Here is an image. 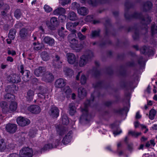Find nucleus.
<instances>
[{
    "instance_id": "338daca9",
    "label": "nucleus",
    "mask_w": 157,
    "mask_h": 157,
    "mask_svg": "<svg viewBox=\"0 0 157 157\" xmlns=\"http://www.w3.org/2000/svg\"><path fill=\"white\" fill-rule=\"evenodd\" d=\"M8 157H20L18 154L16 153H12L10 154Z\"/></svg>"
},
{
    "instance_id": "bf43d9fd",
    "label": "nucleus",
    "mask_w": 157,
    "mask_h": 157,
    "mask_svg": "<svg viewBox=\"0 0 157 157\" xmlns=\"http://www.w3.org/2000/svg\"><path fill=\"white\" fill-rule=\"evenodd\" d=\"M102 85V83L101 82L97 83L96 84H93V86L94 88H100Z\"/></svg>"
},
{
    "instance_id": "680f3d73",
    "label": "nucleus",
    "mask_w": 157,
    "mask_h": 157,
    "mask_svg": "<svg viewBox=\"0 0 157 157\" xmlns=\"http://www.w3.org/2000/svg\"><path fill=\"white\" fill-rule=\"evenodd\" d=\"M59 18L62 22L64 21L66 19V16L64 15H59Z\"/></svg>"
},
{
    "instance_id": "a878e982",
    "label": "nucleus",
    "mask_w": 157,
    "mask_h": 157,
    "mask_svg": "<svg viewBox=\"0 0 157 157\" xmlns=\"http://www.w3.org/2000/svg\"><path fill=\"white\" fill-rule=\"evenodd\" d=\"M79 24L78 22H68L66 24V28L67 29L69 30H71V32L73 30V29L76 27Z\"/></svg>"
},
{
    "instance_id": "c756f323",
    "label": "nucleus",
    "mask_w": 157,
    "mask_h": 157,
    "mask_svg": "<svg viewBox=\"0 0 157 157\" xmlns=\"http://www.w3.org/2000/svg\"><path fill=\"white\" fill-rule=\"evenodd\" d=\"M63 94H65L64 96L66 95L67 98H68L69 96L71 94L72 92V91L70 87L66 86L64 87L63 90Z\"/></svg>"
},
{
    "instance_id": "412c9836",
    "label": "nucleus",
    "mask_w": 157,
    "mask_h": 157,
    "mask_svg": "<svg viewBox=\"0 0 157 157\" xmlns=\"http://www.w3.org/2000/svg\"><path fill=\"white\" fill-rule=\"evenodd\" d=\"M19 35L22 39H25L28 35V29L26 28L22 29L20 31Z\"/></svg>"
},
{
    "instance_id": "09e8293b",
    "label": "nucleus",
    "mask_w": 157,
    "mask_h": 157,
    "mask_svg": "<svg viewBox=\"0 0 157 157\" xmlns=\"http://www.w3.org/2000/svg\"><path fill=\"white\" fill-rule=\"evenodd\" d=\"M77 35L79 39L80 40H83L86 38V36L82 35L81 32H78L77 34Z\"/></svg>"
},
{
    "instance_id": "79ce46f5",
    "label": "nucleus",
    "mask_w": 157,
    "mask_h": 157,
    "mask_svg": "<svg viewBox=\"0 0 157 157\" xmlns=\"http://www.w3.org/2000/svg\"><path fill=\"white\" fill-rule=\"evenodd\" d=\"M148 56H153L154 55V48L152 47H150L148 49Z\"/></svg>"
},
{
    "instance_id": "9d476101",
    "label": "nucleus",
    "mask_w": 157,
    "mask_h": 157,
    "mask_svg": "<svg viewBox=\"0 0 157 157\" xmlns=\"http://www.w3.org/2000/svg\"><path fill=\"white\" fill-rule=\"evenodd\" d=\"M62 62L63 61L60 56L58 54H56L53 60V66L56 68H59L61 67Z\"/></svg>"
},
{
    "instance_id": "0e129e2a",
    "label": "nucleus",
    "mask_w": 157,
    "mask_h": 157,
    "mask_svg": "<svg viewBox=\"0 0 157 157\" xmlns=\"http://www.w3.org/2000/svg\"><path fill=\"white\" fill-rule=\"evenodd\" d=\"M22 26L23 25L21 23L18 22L15 25V27L16 28L19 29L22 27Z\"/></svg>"
},
{
    "instance_id": "a19ab883",
    "label": "nucleus",
    "mask_w": 157,
    "mask_h": 157,
    "mask_svg": "<svg viewBox=\"0 0 157 157\" xmlns=\"http://www.w3.org/2000/svg\"><path fill=\"white\" fill-rule=\"evenodd\" d=\"M128 134H131L132 136L137 137L141 134V133L140 132H136L135 131H129L128 132Z\"/></svg>"
},
{
    "instance_id": "f03ea898",
    "label": "nucleus",
    "mask_w": 157,
    "mask_h": 157,
    "mask_svg": "<svg viewBox=\"0 0 157 157\" xmlns=\"http://www.w3.org/2000/svg\"><path fill=\"white\" fill-rule=\"evenodd\" d=\"M93 101V99L92 100H87L84 103V107H81V111L82 114L81 117V118L82 119H84L85 121H89L91 118V115L88 113V107Z\"/></svg>"
},
{
    "instance_id": "8fccbe9b",
    "label": "nucleus",
    "mask_w": 157,
    "mask_h": 157,
    "mask_svg": "<svg viewBox=\"0 0 157 157\" xmlns=\"http://www.w3.org/2000/svg\"><path fill=\"white\" fill-rule=\"evenodd\" d=\"M86 78L84 75H82L81 78V82L82 84H85L86 81Z\"/></svg>"
},
{
    "instance_id": "b1692460",
    "label": "nucleus",
    "mask_w": 157,
    "mask_h": 157,
    "mask_svg": "<svg viewBox=\"0 0 157 157\" xmlns=\"http://www.w3.org/2000/svg\"><path fill=\"white\" fill-rule=\"evenodd\" d=\"M71 134V132H69L63 138L62 140V142L64 145L67 144L70 142L71 138L70 136Z\"/></svg>"
},
{
    "instance_id": "2f4dec72",
    "label": "nucleus",
    "mask_w": 157,
    "mask_h": 157,
    "mask_svg": "<svg viewBox=\"0 0 157 157\" xmlns=\"http://www.w3.org/2000/svg\"><path fill=\"white\" fill-rule=\"evenodd\" d=\"M0 8L3 10H8L10 6L8 5L5 3L3 0H0Z\"/></svg>"
},
{
    "instance_id": "ea45409f",
    "label": "nucleus",
    "mask_w": 157,
    "mask_h": 157,
    "mask_svg": "<svg viewBox=\"0 0 157 157\" xmlns=\"http://www.w3.org/2000/svg\"><path fill=\"white\" fill-rule=\"evenodd\" d=\"M62 122L63 124L67 125L69 124V121L67 116L66 115H64L62 118Z\"/></svg>"
},
{
    "instance_id": "6e6d98bb",
    "label": "nucleus",
    "mask_w": 157,
    "mask_h": 157,
    "mask_svg": "<svg viewBox=\"0 0 157 157\" xmlns=\"http://www.w3.org/2000/svg\"><path fill=\"white\" fill-rule=\"evenodd\" d=\"M36 132L33 130H31L29 132V135L31 137H33L35 136Z\"/></svg>"
},
{
    "instance_id": "37998d69",
    "label": "nucleus",
    "mask_w": 157,
    "mask_h": 157,
    "mask_svg": "<svg viewBox=\"0 0 157 157\" xmlns=\"http://www.w3.org/2000/svg\"><path fill=\"white\" fill-rule=\"evenodd\" d=\"M99 33L100 32L99 31L94 30L92 31L91 35V37L93 38L94 37L98 36Z\"/></svg>"
},
{
    "instance_id": "49530a36",
    "label": "nucleus",
    "mask_w": 157,
    "mask_h": 157,
    "mask_svg": "<svg viewBox=\"0 0 157 157\" xmlns=\"http://www.w3.org/2000/svg\"><path fill=\"white\" fill-rule=\"evenodd\" d=\"M89 4L92 6H96L98 3V2L96 0H89L88 1Z\"/></svg>"
},
{
    "instance_id": "6e6552de",
    "label": "nucleus",
    "mask_w": 157,
    "mask_h": 157,
    "mask_svg": "<svg viewBox=\"0 0 157 157\" xmlns=\"http://www.w3.org/2000/svg\"><path fill=\"white\" fill-rule=\"evenodd\" d=\"M7 80L10 82L18 83L21 81V78L18 75L12 74L7 77Z\"/></svg>"
},
{
    "instance_id": "f8f14e48",
    "label": "nucleus",
    "mask_w": 157,
    "mask_h": 157,
    "mask_svg": "<svg viewBox=\"0 0 157 157\" xmlns=\"http://www.w3.org/2000/svg\"><path fill=\"white\" fill-rule=\"evenodd\" d=\"M27 109L29 111L35 114L39 113L41 110L40 107L36 105H30L28 107Z\"/></svg>"
},
{
    "instance_id": "e433bc0d",
    "label": "nucleus",
    "mask_w": 157,
    "mask_h": 157,
    "mask_svg": "<svg viewBox=\"0 0 157 157\" xmlns=\"http://www.w3.org/2000/svg\"><path fill=\"white\" fill-rule=\"evenodd\" d=\"M21 16L22 13L20 9H17L14 11V16L17 19H19Z\"/></svg>"
},
{
    "instance_id": "2eb2a0df",
    "label": "nucleus",
    "mask_w": 157,
    "mask_h": 157,
    "mask_svg": "<svg viewBox=\"0 0 157 157\" xmlns=\"http://www.w3.org/2000/svg\"><path fill=\"white\" fill-rule=\"evenodd\" d=\"M0 106L3 113H6L10 112L9 105L7 102L1 101L0 103Z\"/></svg>"
},
{
    "instance_id": "473e14b6",
    "label": "nucleus",
    "mask_w": 157,
    "mask_h": 157,
    "mask_svg": "<svg viewBox=\"0 0 157 157\" xmlns=\"http://www.w3.org/2000/svg\"><path fill=\"white\" fill-rule=\"evenodd\" d=\"M16 33V29H12L10 30L8 34L9 37L12 40H13L15 38V35Z\"/></svg>"
},
{
    "instance_id": "bb28decb",
    "label": "nucleus",
    "mask_w": 157,
    "mask_h": 157,
    "mask_svg": "<svg viewBox=\"0 0 157 157\" xmlns=\"http://www.w3.org/2000/svg\"><path fill=\"white\" fill-rule=\"evenodd\" d=\"M63 71L65 75L69 77H71L74 74L73 71L69 67H65Z\"/></svg>"
},
{
    "instance_id": "de8ad7c7",
    "label": "nucleus",
    "mask_w": 157,
    "mask_h": 157,
    "mask_svg": "<svg viewBox=\"0 0 157 157\" xmlns=\"http://www.w3.org/2000/svg\"><path fill=\"white\" fill-rule=\"evenodd\" d=\"M71 0H63L60 1L59 3L63 6L71 2Z\"/></svg>"
},
{
    "instance_id": "0eeeda50",
    "label": "nucleus",
    "mask_w": 157,
    "mask_h": 157,
    "mask_svg": "<svg viewBox=\"0 0 157 157\" xmlns=\"http://www.w3.org/2000/svg\"><path fill=\"white\" fill-rule=\"evenodd\" d=\"M17 124L20 126L24 127L29 124L30 122V120L25 117H19L16 119Z\"/></svg>"
},
{
    "instance_id": "7c9ffc66",
    "label": "nucleus",
    "mask_w": 157,
    "mask_h": 157,
    "mask_svg": "<svg viewBox=\"0 0 157 157\" xmlns=\"http://www.w3.org/2000/svg\"><path fill=\"white\" fill-rule=\"evenodd\" d=\"M149 42L150 44L153 46L156 45L157 43V36L151 35V36L149 40Z\"/></svg>"
},
{
    "instance_id": "6ab92c4d",
    "label": "nucleus",
    "mask_w": 157,
    "mask_h": 157,
    "mask_svg": "<svg viewBox=\"0 0 157 157\" xmlns=\"http://www.w3.org/2000/svg\"><path fill=\"white\" fill-rule=\"evenodd\" d=\"M66 10L63 8L61 7H59L55 10L53 12L54 15L58 16L62 15L65 13Z\"/></svg>"
},
{
    "instance_id": "69168bd1",
    "label": "nucleus",
    "mask_w": 157,
    "mask_h": 157,
    "mask_svg": "<svg viewBox=\"0 0 157 157\" xmlns=\"http://www.w3.org/2000/svg\"><path fill=\"white\" fill-rule=\"evenodd\" d=\"M30 74V72L28 70H25L24 71L22 75H26L27 77H29Z\"/></svg>"
},
{
    "instance_id": "c9c22d12",
    "label": "nucleus",
    "mask_w": 157,
    "mask_h": 157,
    "mask_svg": "<svg viewBox=\"0 0 157 157\" xmlns=\"http://www.w3.org/2000/svg\"><path fill=\"white\" fill-rule=\"evenodd\" d=\"M56 147V145L55 146H53L52 144H48L45 145L44 147L42 148L41 151H47L50 149H51L53 147Z\"/></svg>"
},
{
    "instance_id": "f3484780",
    "label": "nucleus",
    "mask_w": 157,
    "mask_h": 157,
    "mask_svg": "<svg viewBox=\"0 0 157 157\" xmlns=\"http://www.w3.org/2000/svg\"><path fill=\"white\" fill-rule=\"evenodd\" d=\"M68 62L70 64H73L75 62V56L72 53H68L66 54Z\"/></svg>"
},
{
    "instance_id": "052dcab7",
    "label": "nucleus",
    "mask_w": 157,
    "mask_h": 157,
    "mask_svg": "<svg viewBox=\"0 0 157 157\" xmlns=\"http://www.w3.org/2000/svg\"><path fill=\"white\" fill-rule=\"evenodd\" d=\"M150 144L148 142V147H149L150 145H151L152 146H154L155 144V142L154 140H151L150 141Z\"/></svg>"
},
{
    "instance_id": "a211bd4d",
    "label": "nucleus",
    "mask_w": 157,
    "mask_h": 157,
    "mask_svg": "<svg viewBox=\"0 0 157 157\" xmlns=\"http://www.w3.org/2000/svg\"><path fill=\"white\" fill-rule=\"evenodd\" d=\"M44 42L49 46H53L55 44V40L52 38L48 36H45L43 39Z\"/></svg>"
},
{
    "instance_id": "c85d7f7f",
    "label": "nucleus",
    "mask_w": 157,
    "mask_h": 157,
    "mask_svg": "<svg viewBox=\"0 0 157 157\" xmlns=\"http://www.w3.org/2000/svg\"><path fill=\"white\" fill-rule=\"evenodd\" d=\"M78 13L82 15H86L88 13V10L86 8L82 7L77 10Z\"/></svg>"
},
{
    "instance_id": "4c0bfd02",
    "label": "nucleus",
    "mask_w": 157,
    "mask_h": 157,
    "mask_svg": "<svg viewBox=\"0 0 157 157\" xmlns=\"http://www.w3.org/2000/svg\"><path fill=\"white\" fill-rule=\"evenodd\" d=\"M4 98L6 99L9 100L10 101H12L14 99L15 96L12 94L7 93L5 95Z\"/></svg>"
},
{
    "instance_id": "7ed1b4c3",
    "label": "nucleus",
    "mask_w": 157,
    "mask_h": 157,
    "mask_svg": "<svg viewBox=\"0 0 157 157\" xmlns=\"http://www.w3.org/2000/svg\"><path fill=\"white\" fill-rule=\"evenodd\" d=\"M93 56V54L91 51H89L86 54L83 55L80 58L79 65L80 67H83L88 63Z\"/></svg>"
},
{
    "instance_id": "39448f33",
    "label": "nucleus",
    "mask_w": 157,
    "mask_h": 157,
    "mask_svg": "<svg viewBox=\"0 0 157 157\" xmlns=\"http://www.w3.org/2000/svg\"><path fill=\"white\" fill-rule=\"evenodd\" d=\"M46 24L49 29L51 30H54L59 25V22L56 17H52L51 18L50 21H47Z\"/></svg>"
},
{
    "instance_id": "dca6fc26",
    "label": "nucleus",
    "mask_w": 157,
    "mask_h": 157,
    "mask_svg": "<svg viewBox=\"0 0 157 157\" xmlns=\"http://www.w3.org/2000/svg\"><path fill=\"white\" fill-rule=\"evenodd\" d=\"M66 82L64 79L60 78L56 80L55 82V86L57 88H61L65 86Z\"/></svg>"
},
{
    "instance_id": "4468645a",
    "label": "nucleus",
    "mask_w": 157,
    "mask_h": 157,
    "mask_svg": "<svg viewBox=\"0 0 157 157\" xmlns=\"http://www.w3.org/2000/svg\"><path fill=\"white\" fill-rule=\"evenodd\" d=\"M46 71V69L45 67H40L38 68L35 69L34 71V73L37 77L41 76L44 75Z\"/></svg>"
},
{
    "instance_id": "72a5a7b5",
    "label": "nucleus",
    "mask_w": 157,
    "mask_h": 157,
    "mask_svg": "<svg viewBox=\"0 0 157 157\" xmlns=\"http://www.w3.org/2000/svg\"><path fill=\"white\" fill-rule=\"evenodd\" d=\"M7 148V145L3 139L0 140V151H3Z\"/></svg>"
},
{
    "instance_id": "774afa93",
    "label": "nucleus",
    "mask_w": 157,
    "mask_h": 157,
    "mask_svg": "<svg viewBox=\"0 0 157 157\" xmlns=\"http://www.w3.org/2000/svg\"><path fill=\"white\" fill-rule=\"evenodd\" d=\"M8 66V65L5 64L4 63H2L0 67L1 69H4L7 68Z\"/></svg>"
},
{
    "instance_id": "9b49d317",
    "label": "nucleus",
    "mask_w": 157,
    "mask_h": 157,
    "mask_svg": "<svg viewBox=\"0 0 157 157\" xmlns=\"http://www.w3.org/2000/svg\"><path fill=\"white\" fill-rule=\"evenodd\" d=\"M49 115L52 117H57L59 115V110L55 106H52L48 112Z\"/></svg>"
},
{
    "instance_id": "c03bdc74",
    "label": "nucleus",
    "mask_w": 157,
    "mask_h": 157,
    "mask_svg": "<svg viewBox=\"0 0 157 157\" xmlns=\"http://www.w3.org/2000/svg\"><path fill=\"white\" fill-rule=\"evenodd\" d=\"M44 8L45 11L47 13H49L52 10V8L47 5H45Z\"/></svg>"
},
{
    "instance_id": "4d7b16f0",
    "label": "nucleus",
    "mask_w": 157,
    "mask_h": 157,
    "mask_svg": "<svg viewBox=\"0 0 157 157\" xmlns=\"http://www.w3.org/2000/svg\"><path fill=\"white\" fill-rule=\"evenodd\" d=\"M57 132L60 136H62L65 133V131L64 130H61L59 128L57 130Z\"/></svg>"
},
{
    "instance_id": "f704fd0d",
    "label": "nucleus",
    "mask_w": 157,
    "mask_h": 157,
    "mask_svg": "<svg viewBox=\"0 0 157 157\" xmlns=\"http://www.w3.org/2000/svg\"><path fill=\"white\" fill-rule=\"evenodd\" d=\"M17 108V104L16 102H12L9 106L10 111H15Z\"/></svg>"
},
{
    "instance_id": "20e7f679",
    "label": "nucleus",
    "mask_w": 157,
    "mask_h": 157,
    "mask_svg": "<svg viewBox=\"0 0 157 157\" xmlns=\"http://www.w3.org/2000/svg\"><path fill=\"white\" fill-rule=\"evenodd\" d=\"M40 92L38 94V101L42 103L45 102L44 100L46 98H48V96L47 94L48 90L46 88L41 86H39Z\"/></svg>"
},
{
    "instance_id": "13d9d810",
    "label": "nucleus",
    "mask_w": 157,
    "mask_h": 157,
    "mask_svg": "<svg viewBox=\"0 0 157 157\" xmlns=\"http://www.w3.org/2000/svg\"><path fill=\"white\" fill-rule=\"evenodd\" d=\"M7 53L8 55H11L12 56H14L16 55V52L15 51L8 50Z\"/></svg>"
},
{
    "instance_id": "5701e85b",
    "label": "nucleus",
    "mask_w": 157,
    "mask_h": 157,
    "mask_svg": "<svg viewBox=\"0 0 157 157\" xmlns=\"http://www.w3.org/2000/svg\"><path fill=\"white\" fill-rule=\"evenodd\" d=\"M69 111L70 114L73 115L76 112V108L74 103H71L69 105Z\"/></svg>"
},
{
    "instance_id": "f257e3e1",
    "label": "nucleus",
    "mask_w": 157,
    "mask_h": 157,
    "mask_svg": "<svg viewBox=\"0 0 157 157\" xmlns=\"http://www.w3.org/2000/svg\"><path fill=\"white\" fill-rule=\"evenodd\" d=\"M76 32L75 30H72L71 33L69 34L68 36V39L70 44V47L75 50L80 48V45L78 44V40L75 39Z\"/></svg>"
},
{
    "instance_id": "cd10ccee",
    "label": "nucleus",
    "mask_w": 157,
    "mask_h": 157,
    "mask_svg": "<svg viewBox=\"0 0 157 157\" xmlns=\"http://www.w3.org/2000/svg\"><path fill=\"white\" fill-rule=\"evenodd\" d=\"M40 56L42 59L44 61H47L50 58L49 54L46 51L42 52L41 53Z\"/></svg>"
},
{
    "instance_id": "603ef678",
    "label": "nucleus",
    "mask_w": 157,
    "mask_h": 157,
    "mask_svg": "<svg viewBox=\"0 0 157 157\" xmlns=\"http://www.w3.org/2000/svg\"><path fill=\"white\" fill-rule=\"evenodd\" d=\"M93 19V16L91 15H88L87 16L85 19V21L87 22L90 21Z\"/></svg>"
},
{
    "instance_id": "ddd939ff",
    "label": "nucleus",
    "mask_w": 157,
    "mask_h": 157,
    "mask_svg": "<svg viewBox=\"0 0 157 157\" xmlns=\"http://www.w3.org/2000/svg\"><path fill=\"white\" fill-rule=\"evenodd\" d=\"M42 80L46 82H50L54 80L52 74L49 72H46L42 78Z\"/></svg>"
},
{
    "instance_id": "4be33fe9",
    "label": "nucleus",
    "mask_w": 157,
    "mask_h": 157,
    "mask_svg": "<svg viewBox=\"0 0 157 157\" xmlns=\"http://www.w3.org/2000/svg\"><path fill=\"white\" fill-rule=\"evenodd\" d=\"M34 94V91L32 90H29L27 92L26 98L27 101H31L33 99Z\"/></svg>"
},
{
    "instance_id": "1a4fd4ad",
    "label": "nucleus",
    "mask_w": 157,
    "mask_h": 157,
    "mask_svg": "<svg viewBox=\"0 0 157 157\" xmlns=\"http://www.w3.org/2000/svg\"><path fill=\"white\" fill-rule=\"evenodd\" d=\"M5 129L7 132L13 134L16 132L17 126L15 124L9 123L6 125Z\"/></svg>"
},
{
    "instance_id": "393cba45",
    "label": "nucleus",
    "mask_w": 157,
    "mask_h": 157,
    "mask_svg": "<svg viewBox=\"0 0 157 157\" xmlns=\"http://www.w3.org/2000/svg\"><path fill=\"white\" fill-rule=\"evenodd\" d=\"M67 17L72 21H75L78 19L76 13L73 11H70L68 13Z\"/></svg>"
},
{
    "instance_id": "423d86ee",
    "label": "nucleus",
    "mask_w": 157,
    "mask_h": 157,
    "mask_svg": "<svg viewBox=\"0 0 157 157\" xmlns=\"http://www.w3.org/2000/svg\"><path fill=\"white\" fill-rule=\"evenodd\" d=\"M33 153L32 149L28 147L23 148L19 151L20 157H32Z\"/></svg>"
},
{
    "instance_id": "e2e57ef3",
    "label": "nucleus",
    "mask_w": 157,
    "mask_h": 157,
    "mask_svg": "<svg viewBox=\"0 0 157 157\" xmlns=\"http://www.w3.org/2000/svg\"><path fill=\"white\" fill-rule=\"evenodd\" d=\"M141 16V14L137 13H134L133 16V17L135 18H140Z\"/></svg>"
},
{
    "instance_id": "3c124183",
    "label": "nucleus",
    "mask_w": 157,
    "mask_h": 157,
    "mask_svg": "<svg viewBox=\"0 0 157 157\" xmlns=\"http://www.w3.org/2000/svg\"><path fill=\"white\" fill-rule=\"evenodd\" d=\"M15 147V144L13 143L8 144L7 145V148L8 149H13Z\"/></svg>"
},
{
    "instance_id": "a18cd8bd",
    "label": "nucleus",
    "mask_w": 157,
    "mask_h": 157,
    "mask_svg": "<svg viewBox=\"0 0 157 157\" xmlns=\"http://www.w3.org/2000/svg\"><path fill=\"white\" fill-rule=\"evenodd\" d=\"M148 13L152 12L153 11V5L150 2L148 1Z\"/></svg>"
},
{
    "instance_id": "aec40b11",
    "label": "nucleus",
    "mask_w": 157,
    "mask_h": 157,
    "mask_svg": "<svg viewBox=\"0 0 157 157\" xmlns=\"http://www.w3.org/2000/svg\"><path fill=\"white\" fill-rule=\"evenodd\" d=\"M86 94V90L82 87H80L78 89V97L81 99L85 97Z\"/></svg>"
},
{
    "instance_id": "864d4df0",
    "label": "nucleus",
    "mask_w": 157,
    "mask_h": 157,
    "mask_svg": "<svg viewBox=\"0 0 157 157\" xmlns=\"http://www.w3.org/2000/svg\"><path fill=\"white\" fill-rule=\"evenodd\" d=\"M79 6V4L76 2H73L72 4V6L73 9H78Z\"/></svg>"
},
{
    "instance_id": "5fc2aeb1",
    "label": "nucleus",
    "mask_w": 157,
    "mask_h": 157,
    "mask_svg": "<svg viewBox=\"0 0 157 157\" xmlns=\"http://www.w3.org/2000/svg\"><path fill=\"white\" fill-rule=\"evenodd\" d=\"M42 48V44L39 43L37 45L34 47V49L36 50H38Z\"/></svg>"
},
{
    "instance_id": "58836bf2",
    "label": "nucleus",
    "mask_w": 157,
    "mask_h": 157,
    "mask_svg": "<svg viewBox=\"0 0 157 157\" xmlns=\"http://www.w3.org/2000/svg\"><path fill=\"white\" fill-rule=\"evenodd\" d=\"M156 113L155 110L154 109H151L149 112V117L151 120L154 119Z\"/></svg>"
}]
</instances>
